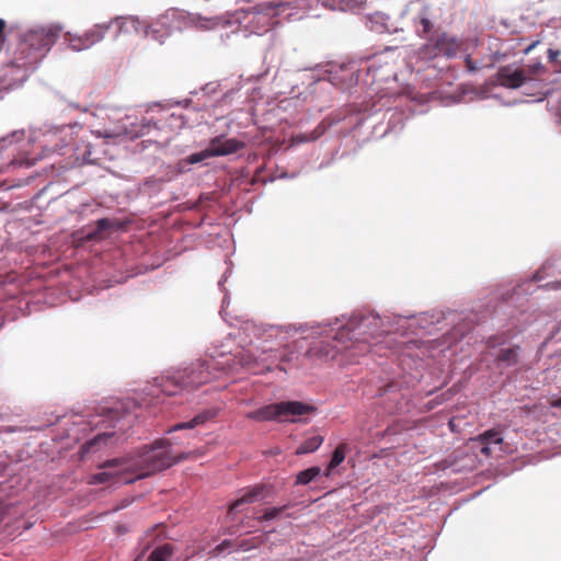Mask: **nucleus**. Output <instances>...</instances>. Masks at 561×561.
<instances>
[{"instance_id": "nucleus-1", "label": "nucleus", "mask_w": 561, "mask_h": 561, "mask_svg": "<svg viewBox=\"0 0 561 561\" xmlns=\"http://www.w3.org/2000/svg\"><path fill=\"white\" fill-rule=\"evenodd\" d=\"M171 443L167 438L157 439L151 446H145L136 456L114 458L99 465L101 472L90 478V483L123 482L133 483L156 472L165 470L191 454L173 456L169 450Z\"/></svg>"}, {"instance_id": "nucleus-2", "label": "nucleus", "mask_w": 561, "mask_h": 561, "mask_svg": "<svg viewBox=\"0 0 561 561\" xmlns=\"http://www.w3.org/2000/svg\"><path fill=\"white\" fill-rule=\"evenodd\" d=\"M58 36L59 30L54 27H39L24 33L12 60L4 69L3 80L9 85L24 81L28 70L45 56Z\"/></svg>"}, {"instance_id": "nucleus-3", "label": "nucleus", "mask_w": 561, "mask_h": 561, "mask_svg": "<svg viewBox=\"0 0 561 561\" xmlns=\"http://www.w3.org/2000/svg\"><path fill=\"white\" fill-rule=\"evenodd\" d=\"M232 369L228 359L210 358L193 364L191 367L171 376H162L157 381L161 392L167 396H175L183 390H195L202 385L218 378L217 373H226V370Z\"/></svg>"}, {"instance_id": "nucleus-4", "label": "nucleus", "mask_w": 561, "mask_h": 561, "mask_svg": "<svg viewBox=\"0 0 561 561\" xmlns=\"http://www.w3.org/2000/svg\"><path fill=\"white\" fill-rule=\"evenodd\" d=\"M316 408L300 401H283L264 405L247 414V419L264 422H298L299 417L314 412Z\"/></svg>"}, {"instance_id": "nucleus-5", "label": "nucleus", "mask_w": 561, "mask_h": 561, "mask_svg": "<svg viewBox=\"0 0 561 561\" xmlns=\"http://www.w3.org/2000/svg\"><path fill=\"white\" fill-rule=\"evenodd\" d=\"M463 39L437 28L419 48L417 56L420 59L426 61H431L439 57L453 59L463 49Z\"/></svg>"}, {"instance_id": "nucleus-6", "label": "nucleus", "mask_w": 561, "mask_h": 561, "mask_svg": "<svg viewBox=\"0 0 561 561\" xmlns=\"http://www.w3.org/2000/svg\"><path fill=\"white\" fill-rule=\"evenodd\" d=\"M178 15L179 12L175 9H170L150 24H146L134 16L117 19L116 22L121 30L131 27L140 32L141 28L146 37H150L162 44L164 39L170 36Z\"/></svg>"}, {"instance_id": "nucleus-7", "label": "nucleus", "mask_w": 561, "mask_h": 561, "mask_svg": "<svg viewBox=\"0 0 561 561\" xmlns=\"http://www.w3.org/2000/svg\"><path fill=\"white\" fill-rule=\"evenodd\" d=\"M378 322L379 318L373 314L362 316L358 319L354 318L347 324L339 329L334 339L344 343L345 340H352L354 337L355 342L351 346H345L346 348H354L359 352H370L371 343L367 337H362V335L367 334V329L373 324L376 325Z\"/></svg>"}, {"instance_id": "nucleus-8", "label": "nucleus", "mask_w": 561, "mask_h": 561, "mask_svg": "<svg viewBox=\"0 0 561 561\" xmlns=\"http://www.w3.org/2000/svg\"><path fill=\"white\" fill-rule=\"evenodd\" d=\"M283 2H266L253 7L247 12L248 25L252 27V32L262 34L271 30L277 21L279 9L284 8Z\"/></svg>"}, {"instance_id": "nucleus-9", "label": "nucleus", "mask_w": 561, "mask_h": 561, "mask_svg": "<svg viewBox=\"0 0 561 561\" xmlns=\"http://www.w3.org/2000/svg\"><path fill=\"white\" fill-rule=\"evenodd\" d=\"M329 80L333 85L342 90H348L357 85L359 81V73L353 64L341 65L330 70Z\"/></svg>"}, {"instance_id": "nucleus-10", "label": "nucleus", "mask_w": 561, "mask_h": 561, "mask_svg": "<svg viewBox=\"0 0 561 561\" xmlns=\"http://www.w3.org/2000/svg\"><path fill=\"white\" fill-rule=\"evenodd\" d=\"M230 366L233 368L232 370H226V374L238 371V367L245 368L253 374H263L265 371H271V367H261L260 356H255L250 352H240L238 355L233 357H227Z\"/></svg>"}, {"instance_id": "nucleus-11", "label": "nucleus", "mask_w": 561, "mask_h": 561, "mask_svg": "<svg viewBox=\"0 0 561 561\" xmlns=\"http://www.w3.org/2000/svg\"><path fill=\"white\" fill-rule=\"evenodd\" d=\"M108 28V24H96L82 35H72V50L80 51L92 47L104 38Z\"/></svg>"}, {"instance_id": "nucleus-12", "label": "nucleus", "mask_w": 561, "mask_h": 561, "mask_svg": "<svg viewBox=\"0 0 561 561\" xmlns=\"http://www.w3.org/2000/svg\"><path fill=\"white\" fill-rule=\"evenodd\" d=\"M244 146V142L238 139L217 136L210 140L207 149H209L211 157H221L232 154Z\"/></svg>"}, {"instance_id": "nucleus-13", "label": "nucleus", "mask_w": 561, "mask_h": 561, "mask_svg": "<svg viewBox=\"0 0 561 561\" xmlns=\"http://www.w3.org/2000/svg\"><path fill=\"white\" fill-rule=\"evenodd\" d=\"M114 436V432L99 433L81 447L80 458L85 459L91 454L98 453L105 447H113L115 444Z\"/></svg>"}, {"instance_id": "nucleus-14", "label": "nucleus", "mask_w": 561, "mask_h": 561, "mask_svg": "<svg viewBox=\"0 0 561 561\" xmlns=\"http://www.w3.org/2000/svg\"><path fill=\"white\" fill-rule=\"evenodd\" d=\"M527 80L525 71L522 69L512 70L507 67L501 68L497 72V81L504 88L517 89Z\"/></svg>"}, {"instance_id": "nucleus-15", "label": "nucleus", "mask_w": 561, "mask_h": 561, "mask_svg": "<svg viewBox=\"0 0 561 561\" xmlns=\"http://www.w3.org/2000/svg\"><path fill=\"white\" fill-rule=\"evenodd\" d=\"M264 491L265 486L263 484H256L254 486L249 488L241 497L237 499L233 503H231L228 511V515L231 516L236 512H239L243 504H251L257 500L263 499Z\"/></svg>"}, {"instance_id": "nucleus-16", "label": "nucleus", "mask_w": 561, "mask_h": 561, "mask_svg": "<svg viewBox=\"0 0 561 561\" xmlns=\"http://www.w3.org/2000/svg\"><path fill=\"white\" fill-rule=\"evenodd\" d=\"M414 26L416 35L421 38H425L426 41L427 37L435 31L434 23L428 18L426 10H423L417 14L414 21Z\"/></svg>"}, {"instance_id": "nucleus-17", "label": "nucleus", "mask_w": 561, "mask_h": 561, "mask_svg": "<svg viewBox=\"0 0 561 561\" xmlns=\"http://www.w3.org/2000/svg\"><path fill=\"white\" fill-rule=\"evenodd\" d=\"M348 450H350V448L346 443H341L336 446V448L334 449V451L332 454V458L327 466V469L324 472L325 477H330L332 471L345 460L346 453Z\"/></svg>"}, {"instance_id": "nucleus-18", "label": "nucleus", "mask_w": 561, "mask_h": 561, "mask_svg": "<svg viewBox=\"0 0 561 561\" xmlns=\"http://www.w3.org/2000/svg\"><path fill=\"white\" fill-rule=\"evenodd\" d=\"M519 350L518 345H514L508 348H503L496 355V362L504 364L505 366H514L519 360Z\"/></svg>"}, {"instance_id": "nucleus-19", "label": "nucleus", "mask_w": 561, "mask_h": 561, "mask_svg": "<svg viewBox=\"0 0 561 561\" xmlns=\"http://www.w3.org/2000/svg\"><path fill=\"white\" fill-rule=\"evenodd\" d=\"M472 440L474 443H485V444L491 445V446L492 445H502L503 444L502 434L496 428L488 430V431L479 434L474 438H472Z\"/></svg>"}, {"instance_id": "nucleus-20", "label": "nucleus", "mask_w": 561, "mask_h": 561, "mask_svg": "<svg viewBox=\"0 0 561 561\" xmlns=\"http://www.w3.org/2000/svg\"><path fill=\"white\" fill-rule=\"evenodd\" d=\"M323 443V437L316 435L305 439L296 449V455L311 454L320 448Z\"/></svg>"}, {"instance_id": "nucleus-21", "label": "nucleus", "mask_w": 561, "mask_h": 561, "mask_svg": "<svg viewBox=\"0 0 561 561\" xmlns=\"http://www.w3.org/2000/svg\"><path fill=\"white\" fill-rule=\"evenodd\" d=\"M320 473H321V468L317 467V466L305 469L296 476L295 484L296 485H307L308 483L313 481L317 477H319Z\"/></svg>"}, {"instance_id": "nucleus-22", "label": "nucleus", "mask_w": 561, "mask_h": 561, "mask_svg": "<svg viewBox=\"0 0 561 561\" xmlns=\"http://www.w3.org/2000/svg\"><path fill=\"white\" fill-rule=\"evenodd\" d=\"M325 129H327V127H325L324 123H320L311 133L297 134L293 137V140L295 144L313 141V140L318 139L319 137H321L324 134Z\"/></svg>"}, {"instance_id": "nucleus-23", "label": "nucleus", "mask_w": 561, "mask_h": 561, "mask_svg": "<svg viewBox=\"0 0 561 561\" xmlns=\"http://www.w3.org/2000/svg\"><path fill=\"white\" fill-rule=\"evenodd\" d=\"M173 554V547L170 543H164L157 547L149 556V561H168Z\"/></svg>"}, {"instance_id": "nucleus-24", "label": "nucleus", "mask_w": 561, "mask_h": 561, "mask_svg": "<svg viewBox=\"0 0 561 561\" xmlns=\"http://www.w3.org/2000/svg\"><path fill=\"white\" fill-rule=\"evenodd\" d=\"M25 138V133L23 129L14 130L11 134L2 137L0 139V152L12 146L13 144H18Z\"/></svg>"}, {"instance_id": "nucleus-25", "label": "nucleus", "mask_w": 561, "mask_h": 561, "mask_svg": "<svg viewBox=\"0 0 561 561\" xmlns=\"http://www.w3.org/2000/svg\"><path fill=\"white\" fill-rule=\"evenodd\" d=\"M206 417L202 414L196 415L194 419H192L190 422H183L174 425L170 431H179V430H185V428H193L196 425H199L204 423Z\"/></svg>"}, {"instance_id": "nucleus-26", "label": "nucleus", "mask_w": 561, "mask_h": 561, "mask_svg": "<svg viewBox=\"0 0 561 561\" xmlns=\"http://www.w3.org/2000/svg\"><path fill=\"white\" fill-rule=\"evenodd\" d=\"M211 158L209 149H204L199 152L193 153L186 158L188 164H195L204 161L205 159Z\"/></svg>"}, {"instance_id": "nucleus-27", "label": "nucleus", "mask_w": 561, "mask_h": 561, "mask_svg": "<svg viewBox=\"0 0 561 561\" xmlns=\"http://www.w3.org/2000/svg\"><path fill=\"white\" fill-rule=\"evenodd\" d=\"M278 359V355L271 351L266 352L264 351L262 355L260 356V364L261 367L270 366L272 368V365Z\"/></svg>"}, {"instance_id": "nucleus-28", "label": "nucleus", "mask_w": 561, "mask_h": 561, "mask_svg": "<svg viewBox=\"0 0 561 561\" xmlns=\"http://www.w3.org/2000/svg\"><path fill=\"white\" fill-rule=\"evenodd\" d=\"M285 508H286V506L267 508L262 516L257 517V519L259 520L274 519L277 516H279L280 513H283Z\"/></svg>"}, {"instance_id": "nucleus-29", "label": "nucleus", "mask_w": 561, "mask_h": 561, "mask_svg": "<svg viewBox=\"0 0 561 561\" xmlns=\"http://www.w3.org/2000/svg\"><path fill=\"white\" fill-rule=\"evenodd\" d=\"M113 227V222L107 219V218H103V219H100L98 220V232L101 233L105 230H108Z\"/></svg>"}, {"instance_id": "nucleus-30", "label": "nucleus", "mask_w": 561, "mask_h": 561, "mask_svg": "<svg viewBox=\"0 0 561 561\" xmlns=\"http://www.w3.org/2000/svg\"><path fill=\"white\" fill-rule=\"evenodd\" d=\"M199 21H202L201 15H195L193 18V22H199ZM203 21H205L207 23V25H204L205 27H214L215 25H217V21L215 19H203Z\"/></svg>"}, {"instance_id": "nucleus-31", "label": "nucleus", "mask_w": 561, "mask_h": 561, "mask_svg": "<svg viewBox=\"0 0 561 561\" xmlns=\"http://www.w3.org/2000/svg\"><path fill=\"white\" fill-rule=\"evenodd\" d=\"M7 24L5 21L0 19V49L2 48L4 42H5V31Z\"/></svg>"}, {"instance_id": "nucleus-32", "label": "nucleus", "mask_w": 561, "mask_h": 561, "mask_svg": "<svg viewBox=\"0 0 561 561\" xmlns=\"http://www.w3.org/2000/svg\"><path fill=\"white\" fill-rule=\"evenodd\" d=\"M481 446L480 453L485 456L490 457L492 455V448L491 445H488L485 443H478Z\"/></svg>"}, {"instance_id": "nucleus-33", "label": "nucleus", "mask_w": 561, "mask_h": 561, "mask_svg": "<svg viewBox=\"0 0 561 561\" xmlns=\"http://www.w3.org/2000/svg\"><path fill=\"white\" fill-rule=\"evenodd\" d=\"M150 127H151L150 122H149V121H148V122H145V119H142L141 128H140V130L137 133V136H144V135L148 134V133H149Z\"/></svg>"}, {"instance_id": "nucleus-34", "label": "nucleus", "mask_w": 561, "mask_h": 561, "mask_svg": "<svg viewBox=\"0 0 561 561\" xmlns=\"http://www.w3.org/2000/svg\"><path fill=\"white\" fill-rule=\"evenodd\" d=\"M466 67L469 71L473 72L478 69L476 62L472 60V58L468 55L465 59Z\"/></svg>"}, {"instance_id": "nucleus-35", "label": "nucleus", "mask_w": 561, "mask_h": 561, "mask_svg": "<svg viewBox=\"0 0 561 561\" xmlns=\"http://www.w3.org/2000/svg\"><path fill=\"white\" fill-rule=\"evenodd\" d=\"M34 163H35V159H26V160H21V161L13 160L12 161V164H19V165H23V164L33 165Z\"/></svg>"}, {"instance_id": "nucleus-36", "label": "nucleus", "mask_w": 561, "mask_h": 561, "mask_svg": "<svg viewBox=\"0 0 561 561\" xmlns=\"http://www.w3.org/2000/svg\"><path fill=\"white\" fill-rule=\"evenodd\" d=\"M118 414L117 410H108L105 416L112 422L118 419Z\"/></svg>"}, {"instance_id": "nucleus-37", "label": "nucleus", "mask_w": 561, "mask_h": 561, "mask_svg": "<svg viewBox=\"0 0 561 561\" xmlns=\"http://www.w3.org/2000/svg\"><path fill=\"white\" fill-rule=\"evenodd\" d=\"M559 56V51L558 50H553V49H549L548 50V57L550 60H556Z\"/></svg>"}, {"instance_id": "nucleus-38", "label": "nucleus", "mask_w": 561, "mask_h": 561, "mask_svg": "<svg viewBox=\"0 0 561 561\" xmlns=\"http://www.w3.org/2000/svg\"><path fill=\"white\" fill-rule=\"evenodd\" d=\"M551 407L561 408V397L551 402Z\"/></svg>"}, {"instance_id": "nucleus-39", "label": "nucleus", "mask_w": 561, "mask_h": 561, "mask_svg": "<svg viewBox=\"0 0 561 561\" xmlns=\"http://www.w3.org/2000/svg\"><path fill=\"white\" fill-rule=\"evenodd\" d=\"M280 360L282 362H287V360H289V358L284 354V355L280 356Z\"/></svg>"}, {"instance_id": "nucleus-40", "label": "nucleus", "mask_w": 561, "mask_h": 561, "mask_svg": "<svg viewBox=\"0 0 561 561\" xmlns=\"http://www.w3.org/2000/svg\"><path fill=\"white\" fill-rule=\"evenodd\" d=\"M135 561H138V559H136Z\"/></svg>"}]
</instances>
